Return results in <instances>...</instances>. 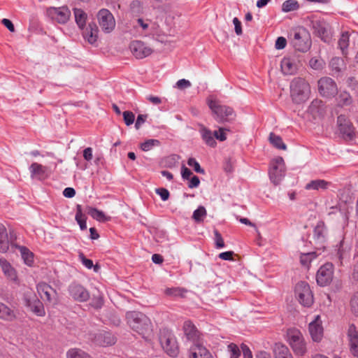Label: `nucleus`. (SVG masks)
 Returning a JSON list of instances; mask_svg holds the SVG:
<instances>
[{
    "mask_svg": "<svg viewBox=\"0 0 358 358\" xmlns=\"http://www.w3.org/2000/svg\"><path fill=\"white\" fill-rule=\"evenodd\" d=\"M129 327L145 338L152 331L150 320L143 313L138 311H130L126 314Z\"/></svg>",
    "mask_w": 358,
    "mask_h": 358,
    "instance_id": "nucleus-1",
    "label": "nucleus"
},
{
    "mask_svg": "<svg viewBox=\"0 0 358 358\" xmlns=\"http://www.w3.org/2000/svg\"><path fill=\"white\" fill-rule=\"evenodd\" d=\"M289 88L290 96L294 103L300 104L309 99L310 87L304 78H294L290 83Z\"/></svg>",
    "mask_w": 358,
    "mask_h": 358,
    "instance_id": "nucleus-2",
    "label": "nucleus"
},
{
    "mask_svg": "<svg viewBox=\"0 0 358 358\" xmlns=\"http://www.w3.org/2000/svg\"><path fill=\"white\" fill-rule=\"evenodd\" d=\"M159 342L164 352L171 357H176L179 354V346L174 334L167 329L160 331Z\"/></svg>",
    "mask_w": 358,
    "mask_h": 358,
    "instance_id": "nucleus-3",
    "label": "nucleus"
},
{
    "mask_svg": "<svg viewBox=\"0 0 358 358\" xmlns=\"http://www.w3.org/2000/svg\"><path fill=\"white\" fill-rule=\"evenodd\" d=\"M208 105L218 122H230L235 119L236 114L232 108L222 105L218 101L208 99Z\"/></svg>",
    "mask_w": 358,
    "mask_h": 358,
    "instance_id": "nucleus-4",
    "label": "nucleus"
},
{
    "mask_svg": "<svg viewBox=\"0 0 358 358\" xmlns=\"http://www.w3.org/2000/svg\"><path fill=\"white\" fill-rule=\"evenodd\" d=\"M287 341L295 355L303 356L306 352V343L301 332L295 328L289 329L287 332Z\"/></svg>",
    "mask_w": 358,
    "mask_h": 358,
    "instance_id": "nucleus-5",
    "label": "nucleus"
},
{
    "mask_svg": "<svg viewBox=\"0 0 358 358\" xmlns=\"http://www.w3.org/2000/svg\"><path fill=\"white\" fill-rule=\"evenodd\" d=\"M291 38V43L294 49L299 52H307L311 46V38L308 31L304 28H299L294 31Z\"/></svg>",
    "mask_w": 358,
    "mask_h": 358,
    "instance_id": "nucleus-6",
    "label": "nucleus"
},
{
    "mask_svg": "<svg viewBox=\"0 0 358 358\" xmlns=\"http://www.w3.org/2000/svg\"><path fill=\"white\" fill-rule=\"evenodd\" d=\"M285 166L282 157H278L271 162L268 171L269 178L275 185L280 183L285 176Z\"/></svg>",
    "mask_w": 358,
    "mask_h": 358,
    "instance_id": "nucleus-7",
    "label": "nucleus"
},
{
    "mask_svg": "<svg viewBox=\"0 0 358 358\" xmlns=\"http://www.w3.org/2000/svg\"><path fill=\"white\" fill-rule=\"evenodd\" d=\"M295 294L299 302L305 307H310L313 303V294L309 285L301 281L296 285Z\"/></svg>",
    "mask_w": 358,
    "mask_h": 358,
    "instance_id": "nucleus-8",
    "label": "nucleus"
},
{
    "mask_svg": "<svg viewBox=\"0 0 358 358\" xmlns=\"http://www.w3.org/2000/svg\"><path fill=\"white\" fill-rule=\"evenodd\" d=\"M338 130L342 138L346 141H352L356 137L355 129L351 121L344 115L337 117Z\"/></svg>",
    "mask_w": 358,
    "mask_h": 358,
    "instance_id": "nucleus-9",
    "label": "nucleus"
},
{
    "mask_svg": "<svg viewBox=\"0 0 358 358\" xmlns=\"http://www.w3.org/2000/svg\"><path fill=\"white\" fill-rule=\"evenodd\" d=\"M99 27L104 33L112 32L115 27V20L110 10L106 8L101 9L96 15Z\"/></svg>",
    "mask_w": 358,
    "mask_h": 358,
    "instance_id": "nucleus-10",
    "label": "nucleus"
},
{
    "mask_svg": "<svg viewBox=\"0 0 358 358\" xmlns=\"http://www.w3.org/2000/svg\"><path fill=\"white\" fill-rule=\"evenodd\" d=\"M319 93L324 97H334L338 93L335 81L329 77H322L317 81Z\"/></svg>",
    "mask_w": 358,
    "mask_h": 358,
    "instance_id": "nucleus-11",
    "label": "nucleus"
},
{
    "mask_svg": "<svg viewBox=\"0 0 358 358\" xmlns=\"http://www.w3.org/2000/svg\"><path fill=\"white\" fill-rule=\"evenodd\" d=\"M24 305L37 316L43 317L45 311L43 303L32 292H26L24 295Z\"/></svg>",
    "mask_w": 358,
    "mask_h": 358,
    "instance_id": "nucleus-12",
    "label": "nucleus"
},
{
    "mask_svg": "<svg viewBox=\"0 0 358 358\" xmlns=\"http://www.w3.org/2000/svg\"><path fill=\"white\" fill-rule=\"evenodd\" d=\"M182 330L186 338L192 344L203 343V334L190 320H186L182 325Z\"/></svg>",
    "mask_w": 358,
    "mask_h": 358,
    "instance_id": "nucleus-13",
    "label": "nucleus"
},
{
    "mask_svg": "<svg viewBox=\"0 0 358 358\" xmlns=\"http://www.w3.org/2000/svg\"><path fill=\"white\" fill-rule=\"evenodd\" d=\"M333 264L327 263L322 265L317 271L316 280L322 287L329 285L333 279Z\"/></svg>",
    "mask_w": 358,
    "mask_h": 358,
    "instance_id": "nucleus-14",
    "label": "nucleus"
},
{
    "mask_svg": "<svg viewBox=\"0 0 358 358\" xmlns=\"http://www.w3.org/2000/svg\"><path fill=\"white\" fill-rule=\"evenodd\" d=\"M300 62L295 55L285 57L280 62L281 71L284 75H294L296 73Z\"/></svg>",
    "mask_w": 358,
    "mask_h": 358,
    "instance_id": "nucleus-15",
    "label": "nucleus"
},
{
    "mask_svg": "<svg viewBox=\"0 0 358 358\" xmlns=\"http://www.w3.org/2000/svg\"><path fill=\"white\" fill-rule=\"evenodd\" d=\"M129 48L133 55L136 59H143L152 52V49L147 46L145 43L141 41H134L131 42Z\"/></svg>",
    "mask_w": 358,
    "mask_h": 358,
    "instance_id": "nucleus-16",
    "label": "nucleus"
},
{
    "mask_svg": "<svg viewBox=\"0 0 358 358\" xmlns=\"http://www.w3.org/2000/svg\"><path fill=\"white\" fill-rule=\"evenodd\" d=\"M37 291L41 298L45 302L55 303L57 300V293L51 286L45 282H40L37 285Z\"/></svg>",
    "mask_w": 358,
    "mask_h": 358,
    "instance_id": "nucleus-17",
    "label": "nucleus"
},
{
    "mask_svg": "<svg viewBox=\"0 0 358 358\" xmlns=\"http://www.w3.org/2000/svg\"><path fill=\"white\" fill-rule=\"evenodd\" d=\"M314 34L324 42L330 39L329 25L324 20H316L311 22Z\"/></svg>",
    "mask_w": 358,
    "mask_h": 358,
    "instance_id": "nucleus-18",
    "label": "nucleus"
},
{
    "mask_svg": "<svg viewBox=\"0 0 358 358\" xmlns=\"http://www.w3.org/2000/svg\"><path fill=\"white\" fill-rule=\"evenodd\" d=\"M31 177L33 179L38 180H43L48 178L50 174L51 171L49 167L43 166L41 164L34 162L29 166Z\"/></svg>",
    "mask_w": 358,
    "mask_h": 358,
    "instance_id": "nucleus-19",
    "label": "nucleus"
},
{
    "mask_svg": "<svg viewBox=\"0 0 358 358\" xmlns=\"http://www.w3.org/2000/svg\"><path fill=\"white\" fill-rule=\"evenodd\" d=\"M69 292L72 298L77 301H87L90 298L89 292L81 285L73 282L69 289Z\"/></svg>",
    "mask_w": 358,
    "mask_h": 358,
    "instance_id": "nucleus-20",
    "label": "nucleus"
},
{
    "mask_svg": "<svg viewBox=\"0 0 358 358\" xmlns=\"http://www.w3.org/2000/svg\"><path fill=\"white\" fill-rule=\"evenodd\" d=\"M188 358H213L203 343L192 344L188 350Z\"/></svg>",
    "mask_w": 358,
    "mask_h": 358,
    "instance_id": "nucleus-21",
    "label": "nucleus"
},
{
    "mask_svg": "<svg viewBox=\"0 0 358 358\" xmlns=\"http://www.w3.org/2000/svg\"><path fill=\"white\" fill-rule=\"evenodd\" d=\"M47 14L52 20L59 24H65L67 22V7H50L47 9Z\"/></svg>",
    "mask_w": 358,
    "mask_h": 358,
    "instance_id": "nucleus-22",
    "label": "nucleus"
},
{
    "mask_svg": "<svg viewBox=\"0 0 358 358\" xmlns=\"http://www.w3.org/2000/svg\"><path fill=\"white\" fill-rule=\"evenodd\" d=\"M347 335L350 352L355 357H358V331L354 324L349 325Z\"/></svg>",
    "mask_w": 358,
    "mask_h": 358,
    "instance_id": "nucleus-23",
    "label": "nucleus"
},
{
    "mask_svg": "<svg viewBox=\"0 0 358 358\" xmlns=\"http://www.w3.org/2000/svg\"><path fill=\"white\" fill-rule=\"evenodd\" d=\"M309 331L313 341L319 342L322 340L323 327L319 315H317L315 320L309 324Z\"/></svg>",
    "mask_w": 358,
    "mask_h": 358,
    "instance_id": "nucleus-24",
    "label": "nucleus"
},
{
    "mask_svg": "<svg viewBox=\"0 0 358 358\" xmlns=\"http://www.w3.org/2000/svg\"><path fill=\"white\" fill-rule=\"evenodd\" d=\"M0 266L4 275L9 280L18 283L17 275L15 268L6 259H0Z\"/></svg>",
    "mask_w": 358,
    "mask_h": 358,
    "instance_id": "nucleus-25",
    "label": "nucleus"
},
{
    "mask_svg": "<svg viewBox=\"0 0 358 358\" xmlns=\"http://www.w3.org/2000/svg\"><path fill=\"white\" fill-rule=\"evenodd\" d=\"M83 30V36L85 40L92 45L94 44L98 38L99 30L96 25L90 23Z\"/></svg>",
    "mask_w": 358,
    "mask_h": 358,
    "instance_id": "nucleus-26",
    "label": "nucleus"
},
{
    "mask_svg": "<svg viewBox=\"0 0 358 358\" xmlns=\"http://www.w3.org/2000/svg\"><path fill=\"white\" fill-rule=\"evenodd\" d=\"M308 112L315 117H320L326 113V107L322 100L314 99L308 107Z\"/></svg>",
    "mask_w": 358,
    "mask_h": 358,
    "instance_id": "nucleus-27",
    "label": "nucleus"
},
{
    "mask_svg": "<svg viewBox=\"0 0 358 358\" xmlns=\"http://www.w3.org/2000/svg\"><path fill=\"white\" fill-rule=\"evenodd\" d=\"M331 185V183L329 181L322 179H317L308 182L305 186V189L306 190L324 191L327 189Z\"/></svg>",
    "mask_w": 358,
    "mask_h": 358,
    "instance_id": "nucleus-28",
    "label": "nucleus"
},
{
    "mask_svg": "<svg viewBox=\"0 0 358 358\" xmlns=\"http://www.w3.org/2000/svg\"><path fill=\"white\" fill-rule=\"evenodd\" d=\"M326 231L324 223L318 222L313 231V238L317 243L322 245L325 242Z\"/></svg>",
    "mask_w": 358,
    "mask_h": 358,
    "instance_id": "nucleus-29",
    "label": "nucleus"
},
{
    "mask_svg": "<svg viewBox=\"0 0 358 358\" xmlns=\"http://www.w3.org/2000/svg\"><path fill=\"white\" fill-rule=\"evenodd\" d=\"M200 134L203 141L207 145L212 148L216 146L217 143L215 138L214 132L213 133L210 129L205 127H202L200 129Z\"/></svg>",
    "mask_w": 358,
    "mask_h": 358,
    "instance_id": "nucleus-30",
    "label": "nucleus"
},
{
    "mask_svg": "<svg viewBox=\"0 0 358 358\" xmlns=\"http://www.w3.org/2000/svg\"><path fill=\"white\" fill-rule=\"evenodd\" d=\"M273 352L275 358H293L289 348L280 343L275 344Z\"/></svg>",
    "mask_w": 358,
    "mask_h": 358,
    "instance_id": "nucleus-31",
    "label": "nucleus"
},
{
    "mask_svg": "<svg viewBox=\"0 0 358 358\" xmlns=\"http://www.w3.org/2000/svg\"><path fill=\"white\" fill-rule=\"evenodd\" d=\"M75 22L80 29H85L87 19V13L80 8H73Z\"/></svg>",
    "mask_w": 358,
    "mask_h": 358,
    "instance_id": "nucleus-32",
    "label": "nucleus"
},
{
    "mask_svg": "<svg viewBox=\"0 0 358 358\" xmlns=\"http://www.w3.org/2000/svg\"><path fill=\"white\" fill-rule=\"evenodd\" d=\"M96 342L103 346L112 345L115 343L116 338L111 333L103 332L98 335Z\"/></svg>",
    "mask_w": 358,
    "mask_h": 358,
    "instance_id": "nucleus-33",
    "label": "nucleus"
},
{
    "mask_svg": "<svg viewBox=\"0 0 358 358\" xmlns=\"http://www.w3.org/2000/svg\"><path fill=\"white\" fill-rule=\"evenodd\" d=\"M9 248L8 233L4 225L0 224V252H6Z\"/></svg>",
    "mask_w": 358,
    "mask_h": 358,
    "instance_id": "nucleus-34",
    "label": "nucleus"
},
{
    "mask_svg": "<svg viewBox=\"0 0 358 358\" xmlns=\"http://www.w3.org/2000/svg\"><path fill=\"white\" fill-rule=\"evenodd\" d=\"M16 316L13 310L0 302V318L6 321H13Z\"/></svg>",
    "mask_w": 358,
    "mask_h": 358,
    "instance_id": "nucleus-35",
    "label": "nucleus"
},
{
    "mask_svg": "<svg viewBox=\"0 0 358 358\" xmlns=\"http://www.w3.org/2000/svg\"><path fill=\"white\" fill-rule=\"evenodd\" d=\"M187 290L183 287H171L166 288L164 293L169 296L173 298H184L185 296Z\"/></svg>",
    "mask_w": 358,
    "mask_h": 358,
    "instance_id": "nucleus-36",
    "label": "nucleus"
},
{
    "mask_svg": "<svg viewBox=\"0 0 358 358\" xmlns=\"http://www.w3.org/2000/svg\"><path fill=\"white\" fill-rule=\"evenodd\" d=\"M329 66L334 73H338L344 69L345 63L342 58L334 57L330 61Z\"/></svg>",
    "mask_w": 358,
    "mask_h": 358,
    "instance_id": "nucleus-37",
    "label": "nucleus"
},
{
    "mask_svg": "<svg viewBox=\"0 0 358 358\" xmlns=\"http://www.w3.org/2000/svg\"><path fill=\"white\" fill-rule=\"evenodd\" d=\"M75 219L78 224H79L81 230H85L87 229L86 216L84 214H83L80 205L77 206V211L75 216Z\"/></svg>",
    "mask_w": 358,
    "mask_h": 358,
    "instance_id": "nucleus-38",
    "label": "nucleus"
},
{
    "mask_svg": "<svg viewBox=\"0 0 358 358\" xmlns=\"http://www.w3.org/2000/svg\"><path fill=\"white\" fill-rule=\"evenodd\" d=\"M269 141L276 148L280 150H286V145L283 143L282 139L280 136L271 133L269 135Z\"/></svg>",
    "mask_w": 358,
    "mask_h": 358,
    "instance_id": "nucleus-39",
    "label": "nucleus"
},
{
    "mask_svg": "<svg viewBox=\"0 0 358 358\" xmlns=\"http://www.w3.org/2000/svg\"><path fill=\"white\" fill-rule=\"evenodd\" d=\"M19 249L24 263L28 266H31L34 262L33 253L30 252L29 249L23 246L19 247Z\"/></svg>",
    "mask_w": 358,
    "mask_h": 358,
    "instance_id": "nucleus-40",
    "label": "nucleus"
},
{
    "mask_svg": "<svg viewBox=\"0 0 358 358\" xmlns=\"http://www.w3.org/2000/svg\"><path fill=\"white\" fill-rule=\"evenodd\" d=\"M338 105L341 106H350L352 103L350 94L346 91L341 92L337 98Z\"/></svg>",
    "mask_w": 358,
    "mask_h": 358,
    "instance_id": "nucleus-41",
    "label": "nucleus"
},
{
    "mask_svg": "<svg viewBox=\"0 0 358 358\" xmlns=\"http://www.w3.org/2000/svg\"><path fill=\"white\" fill-rule=\"evenodd\" d=\"M87 213L92 218L99 222H105L108 220L103 212L97 208H89Z\"/></svg>",
    "mask_w": 358,
    "mask_h": 358,
    "instance_id": "nucleus-42",
    "label": "nucleus"
},
{
    "mask_svg": "<svg viewBox=\"0 0 358 358\" xmlns=\"http://www.w3.org/2000/svg\"><path fill=\"white\" fill-rule=\"evenodd\" d=\"M315 252H310L307 253L301 254L300 256V262L302 266L308 267L310 262L317 257Z\"/></svg>",
    "mask_w": 358,
    "mask_h": 358,
    "instance_id": "nucleus-43",
    "label": "nucleus"
},
{
    "mask_svg": "<svg viewBox=\"0 0 358 358\" xmlns=\"http://www.w3.org/2000/svg\"><path fill=\"white\" fill-rule=\"evenodd\" d=\"M299 8V5L296 0H287L282 5V11L288 13L296 10Z\"/></svg>",
    "mask_w": 358,
    "mask_h": 358,
    "instance_id": "nucleus-44",
    "label": "nucleus"
},
{
    "mask_svg": "<svg viewBox=\"0 0 358 358\" xmlns=\"http://www.w3.org/2000/svg\"><path fill=\"white\" fill-rule=\"evenodd\" d=\"M79 259L82 264L88 269L94 268L95 272H98L100 266L98 264L94 265L93 262L91 259H87L83 252L79 253Z\"/></svg>",
    "mask_w": 358,
    "mask_h": 358,
    "instance_id": "nucleus-45",
    "label": "nucleus"
},
{
    "mask_svg": "<svg viewBox=\"0 0 358 358\" xmlns=\"http://www.w3.org/2000/svg\"><path fill=\"white\" fill-rule=\"evenodd\" d=\"M338 47L341 50L343 54H345L349 45V34L348 32H344L341 34V38L338 40Z\"/></svg>",
    "mask_w": 358,
    "mask_h": 358,
    "instance_id": "nucleus-46",
    "label": "nucleus"
},
{
    "mask_svg": "<svg viewBox=\"0 0 358 358\" xmlns=\"http://www.w3.org/2000/svg\"><path fill=\"white\" fill-rule=\"evenodd\" d=\"M69 358H92L87 353L84 351L77 349L73 348L69 350Z\"/></svg>",
    "mask_w": 358,
    "mask_h": 358,
    "instance_id": "nucleus-47",
    "label": "nucleus"
},
{
    "mask_svg": "<svg viewBox=\"0 0 358 358\" xmlns=\"http://www.w3.org/2000/svg\"><path fill=\"white\" fill-rule=\"evenodd\" d=\"M160 142L157 139H148L141 144V148L142 150L147 152L152 150L155 146H159Z\"/></svg>",
    "mask_w": 358,
    "mask_h": 358,
    "instance_id": "nucleus-48",
    "label": "nucleus"
},
{
    "mask_svg": "<svg viewBox=\"0 0 358 358\" xmlns=\"http://www.w3.org/2000/svg\"><path fill=\"white\" fill-rule=\"evenodd\" d=\"M206 215V208L200 206L197 209L193 212L192 218L197 222L203 221V218Z\"/></svg>",
    "mask_w": 358,
    "mask_h": 358,
    "instance_id": "nucleus-49",
    "label": "nucleus"
},
{
    "mask_svg": "<svg viewBox=\"0 0 358 358\" xmlns=\"http://www.w3.org/2000/svg\"><path fill=\"white\" fill-rule=\"evenodd\" d=\"M227 350L230 358H238L241 355V350L235 343H230L227 346Z\"/></svg>",
    "mask_w": 358,
    "mask_h": 358,
    "instance_id": "nucleus-50",
    "label": "nucleus"
},
{
    "mask_svg": "<svg viewBox=\"0 0 358 358\" xmlns=\"http://www.w3.org/2000/svg\"><path fill=\"white\" fill-rule=\"evenodd\" d=\"M136 23H137V24L135 25L134 27L136 28H137L138 27H141L142 29V31H143L141 33V35L148 36V34H150L148 32H145L146 31H148L149 29V25H150L149 20H144L142 18H138L136 20Z\"/></svg>",
    "mask_w": 358,
    "mask_h": 358,
    "instance_id": "nucleus-51",
    "label": "nucleus"
},
{
    "mask_svg": "<svg viewBox=\"0 0 358 358\" xmlns=\"http://www.w3.org/2000/svg\"><path fill=\"white\" fill-rule=\"evenodd\" d=\"M187 164L193 167L194 170L199 173L204 174L205 171L200 166L199 162L193 157H190L187 160Z\"/></svg>",
    "mask_w": 358,
    "mask_h": 358,
    "instance_id": "nucleus-52",
    "label": "nucleus"
},
{
    "mask_svg": "<svg viewBox=\"0 0 358 358\" xmlns=\"http://www.w3.org/2000/svg\"><path fill=\"white\" fill-rule=\"evenodd\" d=\"M310 66L315 70H320L322 69L324 65V62L321 59H318L316 57L311 58L309 61Z\"/></svg>",
    "mask_w": 358,
    "mask_h": 358,
    "instance_id": "nucleus-53",
    "label": "nucleus"
},
{
    "mask_svg": "<svg viewBox=\"0 0 358 358\" xmlns=\"http://www.w3.org/2000/svg\"><path fill=\"white\" fill-rule=\"evenodd\" d=\"M350 306L353 314L358 317V292L355 293L351 299Z\"/></svg>",
    "mask_w": 358,
    "mask_h": 358,
    "instance_id": "nucleus-54",
    "label": "nucleus"
},
{
    "mask_svg": "<svg viewBox=\"0 0 358 358\" xmlns=\"http://www.w3.org/2000/svg\"><path fill=\"white\" fill-rule=\"evenodd\" d=\"M122 115L124 121L127 126H129L134 123L135 120V115L131 111L126 110Z\"/></svg>",
    "mask_w": 358,
    "mask_h": 358,
    "instance_id": "nucleus-55",
    "label": "nucleus"
},
{
    "mask_svg": "<svg viewBox=\"0 0 358 358\" xmlns=\"http://www.w3.org/2000/svg\"><path fill=\"white\" fill-rule=\"evenodd\" d=\"M227 131H228L229 129L224 128V127L219 128L218 131H214L215 138H216L220 141H225L227 139V136H226Z\"/></svg>",
    "mask_w": 358,
    "mask_h": 358,
    "instance_id": "nucleus-56",
    "label": "nucleus"
},
{
    "mask_svg": "<svg viewBox=\"0 0 358 358\" xmlns=\"http://www.w3.org/2000/svg\"><path fill=\"white\" fill-rule=\"evenodd\" d=\"M215 244L217 248H222L225 246L222 235L217 230L214 231Z\"/></svg>",
    "mask_w": 358,
    "mask_h": 358,
    "instance_id": "nucleus-57",
    "label": "nucleus"
},
{
    "mask_svg": "<svg viewBox=\"0 0 358 358\" xmlns=\"http://www.w3.org/2000/svg\"><path fill=\"white\" fill-rule=\"evenodd\" d=\"M155 192L161 197L162 200L164 201H167L170 196L169 190L164 187L157 188L155 189Z\"/></svg>",
    "mask_w": 358,
    "mask_h": 358,
    "instance_id": "nucleus-58",
    "label": "nucleus"
},
{
    "mask_svg": "<svg viewBox=\"0 0 358 358\" xmlns=\"http://www.w3.org/2000/svg\"><path fill=\"white\" fill-rule=\"evenodd\" d=\"M286 45V38L282 36H280L275 41V47L277 50H282L285 48Z\"/></svg>",
    "mask_w": 358,
    "mask_h": 358,
    "instance_id": "nucleus-59",
    "label": "nucleus"
},
{
    "mask_svg": "<svg viewBox=\"0 0 358 358\" xmlns=\"http://www.w3.org/2000/svg\"><path fill=\"white\" fill-rule=\"evenodd\" d=\"M103 305V300L101 296L95 297L92 299V306L96 309H100Z\"/></svg>",
    "mask_w": 358,
    "mask_h": 358,
    "instance_id": "nucleus-60",
    "label": "nucleus"
},
{
    "mask_svg": "<svg viewBox=\"0 0 358 358\" xmlns=\"http://www.w3.org/2000/svg\"><path fill=\"white\" fill-rule=\"evenodd\" d=\"M192 175V172L190 169L187 168L185 165L181 167V176L183 180H189L190 176Z\"/></svg>",
    "mask_w": 358,
    "mask_h": 358,
    "instance_id": "nucleus-61",
    "label": "nucleus"
},
{
    "mask_svg": "<svg viewBox=\"0 0 358 358\" xmlns=\"http://www.w3.org/2000/svg\"><path fill=\"white\" fill-rule=\"evenodd\" d=\"M199 184L200 180L199 177L196 176H193L188 182V187L191 189L196 188L199 187Z\"/></svg>",
    "mask_w": 358,
    "mask_h": 358,
    "instance_id": "nucleus-62",
    "label": "nucleus"
},
{
    "mask_svg": "<svg viewBox=\"0 0 358 358\" xmlns=\"http://www.w3.org/2000/svg\"><path fill=\"white\" fill-rule=\"evenodd\" d=\"M241 348L243 352V358H252V352L248 345L243 343L241 344Z\"/></svg>",
    "mask_w": 358,
    "mask_h": 358,
    "instance_id": "nucleus-63",
    "label": "nucleus"
},
{
    "mask_svg": "<svg viewBox=\"0 0 358 358\" xmlns=\"http://www.w3.org/2000/svg\"><path fill=\"white\" fill-rule=\"evenodd\" d=\"M176 86L179 89H185L191 86V83L186 79H180L176 83Z\"/></svg>",
    "mask_w": 358,
    "mask_h": 358,
    "instance_id": "nucleus-64",
    "label": "nucleus"
}]
</instances>
